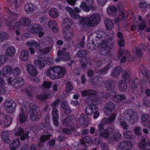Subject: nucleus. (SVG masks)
I'll return each instance as SVG.
<instances>
[{"mask_svg":"<svg viewBox=\"0 0 150 150\" xmlns=\"http://www.w3.org/2000/svg\"><path fill=\"white\" fill-rule=\"evenodd\" d=\"M30 78L32 81L34 82L35 83H38L39 81L38 78L36 77L35 75L30 76Z\"/></svg>","mask_w":150,"mask_h":150,"instance_id":"bf43d9fd","label":"nucleus"},{"mask_svg":"<svg viewBox=\"0 0 150 150\" xmlns=\"http://www.w3.org/2000/svg\"><path fill=\"white\" fill-rule=\"evenodd\" d=\"M50 137V135H43L40 137V141L41 142H44L48 140Z\"/></svg>","mask_w":150,"mask_h":150,"instance_id":"5fc2aeb1","label":"nucleus"},{"mask_svg":"<svg viewBox=\"0 0 150 150\" xmlns=\"http://www.w3.org/2000/svg\"><path fill=\"white\" fill-rule=\"evenodd\" d=\"M75 120V117L73 116H70L67 117L64 120V124L66 126L72 125Z\"/></svg>","mask_w":150,"mask_h":150,"instance_id":"5701e85b","label":"nucleus"},{"mask_svg":"<svg viewBox=\"0 0 150 150\" xmlns=\"http://www.w3.org/2000/svg\"><path fill=\"white\" fill-rule=\"evenodd\" d=\"M27 29L28 31L33 33H38V36L40 38L42 37L44 34L42 31V27L38 24H33L29 26Z\"/></svg>","mask_w":150,"mask_h":150,"instance_id":"39448f33","label":"nucleus"},{"mask_svg":"<svg viewBox=\"0 0 150 150\" xmlns=\"http://www.w3.org/2000/svg\"><path fill=\"white\" fill-rule=\"evenodd\" d=\"M81 4L80 6L81 8L83 10L89 11L90 7L92 6L93 2V0H85Z\"/></svg>","mask_w":150,"mask_h":150,"instance_id":"2eb2a0df","label":"nucleus"},{"mask_svg":"<svg viewBox=\"0 0 150 150\" xmlns=\"http://www.w3.org/2000/svg\"><path fill=\"white\" fill-rule=\"evenodd\" d=\"M61 106L65 113L67 114L70 111L67 105V103L66 101H62L61 102Z\"/></svg>","mask_w":150,"mask_h":150,"instance_id":"f704fd0d","label":"nucleus"},{"mask_svg":"<svg viewBox=\"0 0 150 150\" xmlns=\"http://www.w3.org/2000/svg\"><path fill=\"white\" fill-rule=\"evenodd\" d=\"M8 133L7 131H4L2 132L1 138L4 140V142L6 143H9L10 140L8 137Z\"/></svg>","mask_w":150,"mask_h":150,"instance_id":"473e14b6","label":"nucleus"},{"mask_svg":"<svg viewBox=\"0 0 150 150\" xmlns=\"http://www.w3.org/2000/svg\"><path fill=\"white\" fill-rule=\"evenodd\" d=\"M113 46V45H110V46L107 45L105 47L103 48L102 50L104 52V53L106 54L110 51L111 48H112Z\"/></svg>","mask_w":150,"mask_h":150,"instance_id":"603ef678","label":"nucleus"},{"mask_svg":"<svg viewBox=\"0 0 150 150\" xmlns=\"http://www.w3.org/2000/svg\"><path fill=\"white\" fill-rule=\"evenodd\" d=\"M149 117V115H144L142 117V123L144 125L148 127H150V121H149L147 119Z\"/></svg>","mask_w":150,"mask_h":150,"instance_id":"c756f323","label":"nucleus"},{"mask_svg":"<svg viewBox=\"0 0 150 150\" xmlns=\"http://www.w3.org/2000/svg\"><path fill=\"white\" fill-rule=\"evenodd\" d=\"M121 71V67H117L112 71L111 75L114 76H116L119 75Z\"/></svg>","mask_w":150,"mask_h":150,"instance_id":"c03bdc74","label":"nucleus"},{"mask_svg":"<svg viewBox=\"0 0 150 150\" xmlns=\"http://www.w3.org/2000/svg\"><path fill=\"white\" fill-rule=\"evenodd\" d=\"M84 115H82L81 117H80L79 118V123L82 126L85 127V126L87 125V124L86 123L85 121V120L83 117H84Z\"/></svg>","mask_w":150,"mask_h":150,"instance_id":"3c124183","label":"nucleus"},{"mask_svg":"<svg viewBox=\"0 0 150 150\" xmlns=\"http://www.w3.org/2000/svg\"><path fill=\"white\" fill-rule=\"evenodd\" d=\"M44 40L45 41H43V42H42V46H40V49L39 50L41 52H43L45 53H47L51 51V48L50 47H47L43 49H42L41 47H43L45 45H49L50 42H47V41H46V40H45L44 39L42 40Z\"/></svg>","mask_w":150,"mask_h":150,"instance_id":"412c9836","label":"nucleus"},{"mask_svg":"<svg viewBox=\"0 0 150 150\" xmlns=\"http://www.w3.org/2000/svg\"><path fill=\"white\" fill-rule=\"evenodd\" d=\"M20 28V25L19 24L18 22L16 23L13 27V30L15 32L16 35H20V33L19 31Z\"/></svg>","mask_w":150,"mask_h":150,"instance_id":"ea45409f","label":"nucleus"},{"mask_svg":"<svg viewBox=\"0 0 150 150\" xmlns=\"http://www.w3.org/2000/svg\"><path fill=\"white\" fill-rule=\"evenodd\" d=\"M147 69L146 67L142 66L141 70V72L144 75L143 80V81H146L147 80L148 76H147Z\"/></svg>","mask_w":150,"mask_h":150,"instance_id":"e433bc0d","label":"nucleus"},{"mask_svg":"<svg viewBox=\"0 0 150 150\" xmlns=\"http://www.w3.org/2000/svg\"><path fill=\"white\" fill-rule=\"evenodd\" d=\"M110 97L114 101L116 102H120L122 100H125L126 99L125 95H116V93L115 92H111Z\"/></svg>","mask_w":150,"mask_h":150,"instance_id":"ddd939ff","label":"nucleus"},{"mask_svg":"<svg viewBox=\"0 0 150 150\" xmlns=\"http://www.w3.org/2000/svg\"><path fill=\"white\" fill-rule=\"evenodd\" d=\"M27 71L31 76L35 75L38 74L37 70L32 65L28 64L26 67Z\"/></svg>","mask_w":150,"mask_h":150,"instance_id":"a211bd4d","label":"nucleus"},{"mask_svg":"<svg viewBox=\"0 0 150 150\" xmlns=\"http://www.w3.org/2000/svg\"><path fill=\"white\" fill-rule=\"evenodd\" d=\"M115 107L114 104L112 103H110L106 104L104 109V112L106 115H108L114 110Z\"/></svg>","mask_w":150,"mask_h":150,"instance_id":"dca6fc26","label":"nucleus"},{"mask_svg":"<svg viewBox=\"0 0 150 150\" xmlns=\"http://www.w3.org/2000/svg\"><path fill=\"white\" fill-rule=\"evenodd\" d=\"M97 94V93L96 91L91 90L83 91L81 92V94L82 96H88L92 98L91 100L88 99L86 100V102L88 104L91 103H91H92V100H96V98L98 97L96 95Z\"/></svg>","mask_w":150,"mask_h":150,"instance_id":"0eeeda50","label":"nucleus"},{"mask_svg":"<svg viewBox=\"0 0 150 150\" xmlns=\"http://www.w3.org/2000/svg\"><path fill=\"white\" fill-rule=\"evenodd\" d=\"M72 23L71 21L68 19L65 18L63 20L62 26L65 29H68L72 25Z\"/></svg>","mask_w":150,"mask_h":150,"instance_id":"4be33fe9","label":"nucleus"},{"mask_svg":"<svg viewBox=\"0 0 150 150\" xmlns=\"http://www.w3.org/2000/svg\"><path fill=\"white\" fill-rule=\"evenodd\" d=\"M52 115L53 120L54 124L56 126L58 125V114L57 108H54L52 112Z\"/></svg>","mask_w":150,"mask_h":150,"instance_id":"f3484780","label":"nucleus"},{"mask_svg":"<svg viewBox=\"0 0 150 150\" xmlns=\"http://www.w3.org/2000/svg\"><path fill=\"white\" fill-rule=\"evenodd\" d=\"M118 86L119 89L122 91H125L127 88L125 82L122 81H120L119 82Z\"/></svg>","mask_w":150,"mask_h":150,"instance_id":"58836bf2","label":"nucleus"},{"mask_svg":"<svg viewBox=\"0 0 150 150\" xmlns=\"http://www.w3.org/2000/svg\"><path fill=\"white\" fill-rule=\"evenodd\" d=\"M8 84L11 86L15 88H19L22 86L24 84V81L22 78H19L18 79H12L11 78L8 79Z\"/></svg>","mask_w":150,"mask_h":150,"instance_id":"423d86ee","label":"nucleus"},{"mask_svg":"<svg viewBox=\"0 0 150 150\" xmlns=\"http://www.w3.org/2000/svg\"><path fill=\"white\" fill-rule=\"evenodd\" d=\"M30 36V35L29 33H27L23 34L21 36V38L22 39L24 40L25 39H27L28 37Z\"/></svg>","mask_w":150,"mask_h":150,"instance_id":"338daca9","label":"nucleus"},{"mask_svg":"<svg viewBox=\"0 0 150 150\" xmlns=\"http://www.w3.org/2000/svg\"><path fill=\"white\" fill-rule=\"evenodd\" d=\"M80 65L81 67L83 68H85L88 66V65H90L91 64H90V62L89 61H88L84 62H80Z\"/></svg>","mask_w":150,"mask_h":150,"instance_id":"0e129e2a","label":"nucleus"},{"mask_svg":"<svg viewBox=\"0 0 150 150\" xmlns=\"http://www.w3.org/2000/svg\"><path fill=\"white\" fill-rule=\"evenodd\" d=\"M43 41H45L44 40H40L39 43V45H37L36 42L33 40L28 41L27 42V45L29 47H35L37 48L38 50H40V46H42V42H43Z\"/></svg>","mask_w":150,"mask_h":150,"instance_id":"6ab92c4d","label":"nucleus"},{"mask_svg":"<svg viewBox=\"0 0 150 150\" xmlns=\"http://www.w3.org/2000/svg\"><path fill=\"white\" fill-rule=\"evenodd\" d=\"M28 117V115L22 110L19 114V120L21 122H24L26 121Z\"/></svg>","mask_w":150,"mask_h":150,"instance_id":"7c9ffc66","label":"nucleus"},{"mask_svg":"<svg viewBox=\"0 0 150 150\" xmlns=\"http://www.w3.org/2000/svg\"><path fill=\"white\" fill-rule=\"evenodd\" d=\"M13 133L15 136H21V140H24L26 138H28V133L26 132L24 134V131L21 128H15L13 130Z\"/></svg>","mask_w":150,"mask_h":150,"instance_id":"1a4fd4ad","label":"nucleus"},{"mask_svg":"<svg viewBox=\"0 0 150 150\" xmlns=\"http://www.w3.org/2000/svg\"><path fill=\"white\" fill-rule=\"evenodd\" d=\"M47 96L45 93H43L42 95H39L37 96V98L40 100H43L46 99Z\"/></svg>","mask_w":150,"mask_h":150,"instance_id":"e2e57ef3","label":"nucleus"},{"mask_svg":"<svg viewBox=\"0 0 150 150\" xmlns=\"http://www.w3.org/2000/svg\"><path fill=\"white\" fill-rule=\"evenodd\" d=\"M12 70L11 67L9 65L6 66L4 67L2 70V74L4 75L11 73Z\"/></svg>","mask_w":150,"mask_h":150,"instance_id":"37998d69","label":"nucleus"},{"mask_svg":"<svg viewBox=\"0 0 150 150\" xmlns=\"http://www.w3.org/2000/svg\"><path fill=\"white\" fill-rule=\"evenodd\" d=\"M49 13L50 17L54 18L57 17L59 15L57 9L53 8L50 9Z\"/></svg>","mask_w":150,"mask_h":150,"instance_id":"c85d7f7f","label":"nucleus"},{"mask_svg":"<svg viewBox=\"0 0 150 150\" xmlns=\"http://www.w3.org/2000/svg\"><path fill=\"white\" fill-rule=\"evenodd\" d=\"M18 23L24 26H27L30 24V21L28 18L23 17L20 19L19 22Z\"/></svg>","mask_w":150,"mask_h":150,"instance_id":"2f4dec72","label":"nucleus"},{"mask_svg":"<svg viewBox=\"0 0 150 150\" xmlns=\"http://www.w3.org/2000/svg\"><path fill=\"white\" fill-rule=\"evenodd\" d=\"M15 52L14 47L12 46H10L6 50L5 54L8 57H12L14 55Z\"/></svg>","mask_w":150,"mask_h":150,"instance_id":"393cba45","label":"nucleus"},{"mask_svg":"<svg viewBox=\"0 0 150 150\" xmlns=\"http://www.w3.org/2000/svg\"><path fill=\"white\" fill-rule=\"evenodd\" d=\"M20 144V140L18 139H15L10 144V147L11 148L15 149V148H18Z\"/></svg>","mask_w":150,"mask_h":150,"instance_id":"72a5a7b5","label":"nucleus"},{"mask_svg":"<svg viewBox=\"0 0 150 150\" xmlns=\"http://www.w3.org/2000/svg\"><path fill=\"white\" fill-rule=\"evenodd\" d=\"M67 10L69 13L70 15L74 19H77L79 17V15L76 14L70 7H67Z\"/></svg>","mask_w":150,"mask_h":150,"instance_id":"4c0bfd02","label":"nucleus"},{"mask_svg":"<svg viewBox=\"0 0 150 150\" xmlns=\"http://www.w3.org/2000/svg\"><path fill=\"white\" fill-rule=\"evenodd\" d=\"M58 57L56 60L57 62L59 61L62 60H67L70 58L69 54L67 52L63 53L61 51H59L58 52Z\"/></svg>","mask_w":150,"mask_h":150,"instance_id":"4468645a","label":"nucleus"},{"mask_svg":"<svg viewBox=\"0 0 150 150\" xmlns=\"http://www.w3.org/2000/svg\"><path fill=\"white\" fill-rule=\"evenodd\" d=\"M134 53L138 57H139L142 55V52L140 48L138 47L134 49Z\"/></svg>","mask_w":150,"mask_h":150,"instance_id":"13d9d810","label":"nucleus"},{"mask_svg":"<svg viewBox=\"0 0 150 150\" xmlns=\"http://www.w3.org/2000/svg\"><path fill=\"white\" fill-rule=\"evenodd\" d=\"M100 20L99 15L94 14L89 17L82 18L80 24L81 26H83L84 28H87L98 24Z\"/></svg>","mask_w":150,"mask_h":150,"instance_id":"f03ea898","label":"nucleus"},{"mask_svg":"<svg viewBox=\"0 0 150 150\" xmlns=\"http://www.w3.org/2000/svg\"><path fill=\"white\" fill-rule=\"evenodd\" d=\"M5 84L4 81L1 78H0V88H2L3 90L1 91V93H3L4 92V88H2Z\"/></svg>","mask_w":150,"mask_h":150,"instance_id":"69168bd1","label":"nucleus"},{"mask_svg":"<svg viewBox=\"0 0 150 150\" xmlns=\"http://www.w3.org/2000/svg\"><path fill=\"white\" fill-rule=\"evenodd\" d=\"M33 6L30 4H28L25 5V9L28 13H32L34 10Z\"/></svg>","mask_w":150,"mask_h":150,"instance_id":"79ce46f5","label":"nucleus"},{"mask_svg":"<svg viewBox=\"0 0 150 150\" xmlns=\"http://www.w3.org/2000/svg\"><path fill=\"white\" fill-rule=\"evenodd\" d=\"M30 118L31 120L36 121L40 117V115L36 112V106L34 103H31L30 105Z\"/></svg>","mask_w":150,"mask_h":150,"instance_id":"6e6552de","label":"nucleus"},{"mask_svg":"<svg viewBox=\"0 0 150 150\" xmlns=\"http://www.w3.org/2000/svg\"><path fill=\"white\" fill-rule=\"evenodd\" d=\"M8 35L5 33H0V41H4L7 39Z\"/></svg>","mask_w":150,"mask_h":150,"instance_id":"864d4df0","label":"nucleus"},{"mask_svg":"<svg viewBox=\"0 0 150 150\" xmlns=\"http://www.w3.org/2000/svg\"><path fill=\"white\" fill-rule=\"evenodd\" d=\"M73 87L71 85V83L67 82L65 86V91L66 92L68 93L72 91Z\"/></svg>","mask_w":150,"mask_h":150,"instance_id":"8fccbe9b","label":"nucleus"},{"mask_svg":"<svg viewBox=\"0 0 150 150\" xmlns=\"http://www.w3.org/2000/svg\"><path fill=\"white\" fill-rule=\"evenodd\" d=\"M145 139H142V144L139 145L141 149L142 150H149V148H150V144H149L147 146L145 142Z\"/></svg>","mask_w":150,"mask_h":150,"instance_id":"c9c22d12","label":"nucleus"},{"mask_svg":"<svg viewBox=\"0 0 150 150\" xmlns=\"http://www.w3.org/2000/svg\"><path fill=\"white\" fill-rule=\"evenodd\" d=\"M49 27L50 28H53L54 27H56L57 26V23L54 20H51L48 23Z\"/></svg>","mask_w":150,"mask_h":150,"instance_id":"4d7b16f0","label":"nucleus"},{"mask_svg":"<svg viewBox=\"0 0 150 150\" xmlns=\"http://www.w3.org/2000/svg\"><path fill=\"white\" fill-rule=\"evenodd\" d=\"M130 113L128 112L124 113L123 119H121V121L120 122V125L121 128L125 129H127V125L125 122L126 120H129L131 124H134L137 121V116L136 113L134 112L132 110H130Z\"/></svg>","mask_w":150,"mask_h":150,"instance_id":"20e7f679","label":"nucleus"},{"mask_svg":"<svg viewBox=\"0 0 150 150\" xmlns=\"http://www.w3.org/2000/svg\"><path fill=\"white\" fill-rule=\"evenodd\" d=\"M87 54L86 51L84 50H81L78 52L77 54V56L79 57H82Z\"/></svg>","mask_w":150,"mask_h":150,"instance_id":"680f3d73","label":"nucleus"},{"mask_svg":"<svg viewBox=\"0 0 150 150\" xmlns=\"http://www.w3.org/2000/svg\"><path fill=\"white\" fill-rule=\"evenodd\" d=\"M131 147V144L130 142L124 141L120 143L118 146L120 149H123L125 148H130Z\"/></svg>","mask_w":150,"mask_h":150,"instance_id":"cd10ccee","label":"nucleus"},{"mask_svg":"<svg viewBox=\"0 0 150 150\" xmlns=\"http://www.w3.org/2000/svg\"><path fill=\"white\" fill-rule=\"evenodd\" d=\"M16 103L13 100L6 101L4 104L5 110L8 113H12L14 111Z\"/></svg>","mask_w":150,"mask_h":150,"instance_id":"9d476101","label":"nucleus"},{"mask_svg":"<svg viewBox=\"0 0 150 150\" xmlns=\"http://www.w3.org/2000/svg\"><path fill=\"white\" fill-rule=\"evenodd\" d=\"M123 79L126 81V82H129V77L128 73L125 71L122 74Z\"/></svg>","mask_w":150,"mask_h":150,"instance_id":"6e6d98bb","label":"nucleus"},{"mask_svg":"<svg viewBox=\"0 0 150 150\" xmlns=\"http://www.w3.org/2000/svg\"><path fill=\"white\" fill-rule=\"evenodd\" d=\"M108 13L110 15H113L117 12L115 6H110L107 9Z\"/></svg>","mask_w":150,"mask_h":150,"instance_id":"a19ab883","label":"nucleus"},{"mask_svg":"<svg viewBox=\"0 0 150 150\" xmlns=\"http://www.w3.org/2000/svg\"><path fill=\"white\" fill-rule=\"evenodd\" d=\"M132 135L131 133V132L127 131L125 132L124 133V136L125 137L129 139L131 137Z\"/></svg>","mask_w":150,"mask_h":150,"instance_id":"774afa93","label":"nucleus"},{"mask_svg":"<svg viewBox=\"0 0 150 150\" xmlns=\"http://www.w3.org/2000/svg\"><path fill=\"white\" fill-rule=\"evenodd\" d=\"M33 63L36 68L40 69L44 67L47 64L45 59L43 57L40 58V56L38 57V59H34Z\"/></svg>","mask_w":150,"mask_h":150,"instance_id":"9b49d317","label":"nucleus"},{"mask_svg":"<svg viewBox=\"0 0 150 150\" xmlns=\"http://www.w3.org/2000/svg\"><path fill=\"white\" fill-rule=\"evenodd\" d=\"M91 138L88 137L86 136L81 139V143L87 147L91 144Z\"/></svg>","mask_w":150,"mask_h":150,"instance_id":"a878e982","label":"nucleus"},{"mask_svg":"<svg viewBox=\"0 0 150 150\" xmlns=\"http://www.w3.org/2000/svg\"><path fill=\"white\" fill-rule=\"evenodd\" d=\"M126 52L127 53V54L126 55V57H123L122 58L121 60V63L125 62L126 59L128 61H131L133 60L132 57L131 58V57L130 56V54L129 51L128 50L127 51H126Z\"/></svg>","mask_w":150,"mask_h":150,"instance_id":"49530a36","label":"nucleus"},{"mask_svg":"<svg viewBox=\"0 0 150 150\" xmlns=\"http://www.w3.org/2000/svg\"><path fill=\"white\" fill-rule=\"evenodd\" d=\"M107 29L110 30L113 27V24L111 20L106 19L105 21Z\"/></svg>","mask_w":150,"mask_h":150,"instance_id":"a18cd8bd","label":"nucleus"},{"mask_svg":"<svg viewBox=\"0 0 150 150\" xmlns=\"http://www.w3.org/2000/svg\"><path fill=\"white\" fill-rule=\"evenodd\" d=\"M11 73L14 76H18L20 74L21 70L18 68H16L12 70V71H11Z\"/></svg>","mask_w":150,"mask_h":150,"instance_id":"09e8293b","label":"nucleus"},{"mask_svg":"<svg viewBox=\"0 0 150 150\" xmlns=\"http://www.w3.org/2000/svg\"><path fill=\"white\" fill-rule=\"evenodd\" d=\"M12 119L9 116L7 115L0 118V125L6 127L11 123Z\"/></svg>","mask_w":150,"mask_h":150,"instance_id":"f8f14e48","label":"nucleus"},{"mask_svg":"<svg viewBox=\"0 0 150 150\" xmlns=\"http://www.w3.org/2000/svg\"><path fill=\"white\" fill-rule=\"evenodd\" d=\"M147 24L146 21L144 20H142V21L140 22L139 25L138 27L139 30H143L146 28Z\"/></svg>","mask_w":150,"mask_h":150,"instance_id":"de8ad7c7","label":"nucleus"},{"mask_svg":"<svg viewBox=\"0 0 150 150\" xmlns=\"http://www.w3.org/2000/svg\"><path fill=\"white\" fill-rule=\"evenodd\" d=\"M99 44V43L96 41V40L94 39L91 41L90 43L87 45V47L90 50H94L98 46Z\"/></svg>","mask_w":150,"mask_h":150,"instance_id":"aec40b11","label":"nucleus"},{"mask_svg":"<svg viewBox=\"0 0 150 150\" xmlns=\"http://www.w3.org/2000/svg\"><path fill=\"white\" fill-rule=\"evenodd\" d=\"M97 109L95 105H91L87 106L86 109V112L87 115H91Z\"/></svg>","mask_w":150,"mask_h":150,"instance_id":"b1692460","label":"nucleus"},{"mask_svg":"<svg viewBox=\"0 0 150 150\" xmlns=\"http://www.w3.org/2000/svg\"><path fill=\"white\" fill-rule=\"evenodd\" d=\"M29 53L26 50H23L21 53V59L23 61H25L29 57Z\"/></svg>","mask_w":150,"mask_h":150,"instance_id":"bb28decb","label":"nucleus"},{"mask_svg":"<svg viewBox=\"0 0 150 150\" xmlns=\"http://www.w3.org/2000/svg\"><path fill=\"white\" fill-rule=\"evenodd\" d=\"M43 86L45 88H49L51 87V83L49 82L45 81L43 83Z\"/></svg>","mask_w":150,"mask_h":150,"instance_id":"052dcab7","label":"nucleus"},{"mask_svg":"<svg viewBox=\"0 0 150 150\" xmlns=\"http://www.w3.org/2000/svg\"><path fill=\"white\" fill-rule=\"evenodd\" d=\"M108 120V119L105 118L103 119L100 123L98 125L99 129H100L101 132L100 134L102 137L105 138L108 136L111 135V137L112 135V137L111 138V140H114L116 141L120 140L122 138L121 135L119 134L115 133L113 129L109 128L103 131V129L102 128V125L105 124L106 121Z\"/></svg>","mask_w":150,"mask_h":150,"instance_id":"f257e3e1","label":"nucleus"},{"mask_svg":"<svg viewBox=\"0 0 150 150\" xmlns=\"http://www.w3.org/2000/svg\"><path fill=\"white\" fill-rule=\"evenodd\" d=\"M65 73V69L59 66L51 67L47 70L46 72L47 75L52 79L62 77Z\"/></svg>","mask_w":150,"mask_h":150,"instance_id":"7ed1b4c3","label":"nucleus"}]
</instances>
